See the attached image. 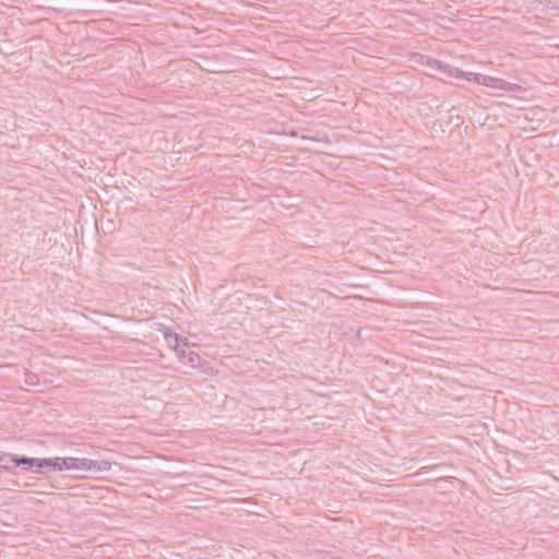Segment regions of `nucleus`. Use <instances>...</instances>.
I'll list each match as a JSON object with an SVG mask.
<instances>
[{"label":"nucleus","mask_w":559,"mask_h":559,"mask_svg":"<svg viewBox=\"0 0 559 559\" xmlns=\"http://www.w3.org/2000/svg\"><path fill=\"white\" fill-rule=\"evenodd\" d=\"M57 464L59 467L57 471L64 469H85V471H96V472H107L111 468V462L102 460H91V459H78V457H56Z\"/></svg>","instance_id":"1"},{"label":"nucleus","mask_w":559,"mask_h":559,"mask_svg":"<svg viewBox=\"0 0 559 559\" xmlns=\"http://www.w3.org/2000/svg\"><path fill=\"white\" fill-rule=\"evenodd\" d=\"M466 76L467 78H465V80L468 82H474L479 85H485V86L501 90V91L512 92V91H516L520 88V86L516 84L507 82L501 79L492 78L489 75H484L480 73L466 72Z\"/></svg>","instance_id":"2"},{"label":"nucleus","mask_w":559,"mask_h":559,"mask_svg":"<svg viewBox=\"0 0 559 559\" xmlns=\"http://www.w3.org/2000/svg\"><path fill=\"white\" fill-rule=\"evenodd\" d=\"M20 463H22V469L24 472H33L36 474H41L45 469L49 472L57 471L59 467L56 457L39 459L23 456V460Z\"/></svg>","instance_id":"3"},{"label":"nucleus","mask_w":559,"mask_h":559,"mask_svg":"<svg viewBox=\"0 0 559 559\" xmlns=\"http://www.w3.org/2000/svg\"><path fill=\"white\" fill-rule=\"evenodd\" d=\"M428 66L435 67V68L441 70L442 72L447 73L448 75L454 76L456 79L465 80V78H467L465 71H462V70L451 67L449 64H443L441 61L436 60V59L429 58Z\"/></svg>","instance_id":"4"},{"label":"nucleus","mask_w":559,"mask_h":559,"mask_svg":"<svg viewBox=\"0 0 559 559\" xmlns=\"http://www.w3.org/2000/svg\"><path fill=\"white\" fill-rule=\"evenodd\" d=\"M22 460L21 455L5 452L0 456V467L10 472L15 466L22 467V463H20Z\"/></svg>","instance_id":"5"},{"label":"nucleus","mask_w":559,"mask_h":559,"mask_svg":"<svg viewBox=\"0 0 559 559\" xmlns=\"http://www.w3.org/2000/svg\"><path fill=\"white\" fill-rule=\"evenodd\" d=\"M178 357L180 361L186 365H189L193 368L199 367L201 362V357L194 352H187L186 349H180L178 352Z\"/></svg>","instance_id":"6"},{"label":"nucleus","mask_w":559,"mask_h":559,"mask_svg":"<svg viewBox=\"0 0 559 559\" xmlns=\"http://www.w3.org/2000/svg\"><path fill=\"white\" fill-rule=\"evenodd\" d=\"M166 340L168 341V343L174 346L175 350L178 353L180 349V344L182 343L183 346H187L188 343L186 341H183L178 334H174V335H170V334H166Z\"/></svg>","instance_id":"7"},{"label":"nucleus","mask_w":559,"mask_h":559,"mask_svg":"<svg viewBox=\"0 0 559 559\" xmlns=\"http://www.w3.org/2000/svg\"><path fill=\"white\" fill-rule=\"evenodd\" d=\"M24 384L29 386H37L39 384V377L31 371L24 372Z\"/></svg>","instance_id":"8"},{"label":"nucleus","mask_w":559,"mask_h":559,"mask_svg":"<svg viewBox=\"0 0 559 559\" xmlns=\"http://www.w3.org/2000/svg\"><path fill=\"white\" fill-rule=\"evenodd\" d=\"M4 452L0 451V456L3 454Z\"/></svg>","instance_id":"9"}]
</instances>
